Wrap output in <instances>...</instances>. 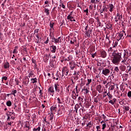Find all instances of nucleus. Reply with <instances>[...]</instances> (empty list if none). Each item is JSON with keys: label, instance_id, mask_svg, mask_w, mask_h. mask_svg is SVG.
<instances>
[{"label": "nucleus", "instance_id": "f257e3e1", "mask_svg": "<svg viewBox=\"0 0 131 131\" xmlns=\"http://www.w3.org/2000/svg\"><path fill=\"white\" fill-rule=\"evenodd\" d=\"M108 53L110 52H113L111 55V60L113 64L115 65H118L119 63H120V61H121V63L123 64H126V61L128 59L129 57H130L131 52L130 50L128 49L124 50L123 56H122V51L114 50L113 51V47H110L107 49Z\"/></svg>", "mask_w": 131, "mask_h": 131}, {"label": "nucleus", "instance_id": "f03ea898", "mask_svg": "<svg viewBox=\"0 0 131 131\" xmlns=\"http://www.w3.org/2000/svg\"><path fill=\"white\" fill-rule=\"evenodd\" d=\"M126 35L125 31L122 30V31L118 32L116 35V39L117 41H119L121 39H123L124 37Z\"/></svg>", "mask_w": 131, "mask_h": 131}, {"label": "nucleus", "instance_id": "7ed1b4c3", "mask_svg": "<svg viewBox=\"0 0 131 131\" xmlns=\"http://www.w3.org/2000/svg\"><path fill=\"white\" fill-rule=\"evenodd\" d=\"M108 97V100L110 101H108V103L110 104H111V105H114L116 102V98H114L113 99V100H111L112 98H113V95H112V92L107 91V93L106 94Z\"/></svg>", "mask_w": 131, "mask_h": 131}, {"label": "nucleus", "instance_id": "20e7f679", "mask_svg": "<svg viewBox=\"0 0 131 131\" xmlns=\"http://www.w3.org/2000/svg\"><path fill=\"white\" fill-rule=\"evenodd\" d=\"M69 73V69L66 66L63 67L62 68V76L61 77H63L64 75L66 76H68Z\"/></svg>", "mask_w": 131, "mask_h": 131}, {"label": "nucleus", "instance_id": "39448f33", "mask_svg": "<svg viewBox=\"0 0 131 131\" xmlns=\"http://www.w3.org/2000/svg\"><path fill=\"white\" fill-rule=\"evenodd\" d=\"M48 94L50 95V96H52V97H54V95H55V90L54 89V86L51 85L48 88Z\"/></svg>", "mask_w": 131, "mask_h": 131}, {"label": "nucleus", "instance_id": "423d86ee", "mask_svg": "<svg viewBox=\"0 0 131 131\" xmlns=\"http://www.w3.org/2000/svg\"><path fill=\"white\" fill-rule=\"evenodd\" d=\"M101 74L105 75V76H108L110 74V70L109 69H103Z\"/></svg>", "mask_w": 131, "mask_h": 131}, {"label": "nucleus", "instance_id": "0eeeda50", "mask_svg": "<svg viewBox=\"0 0 131 131\" xmlns=\"http://www.w3.org/2000/svg\"><path fill=\"white\" fill-rule=\"evenodd\" d=\"M52 42H54L55 45H58V43H60V42H62L61 37H59L57 38H53V40H52Z\"/></svg>", "mask_w": 131, "mask_h": 131}, {"label": "nucleus", "instance_id": "6e6552de", "mask_svg": "<svg viewBox=\"0 0 131 131\" xmlns=\"http://www.w3.org/2000/svg\"><path fill=\"white\" fill-rule=\"evenodd\" d=\"M103 88L102 87V85L99 84L97 85L96 86V91L98 92L99 94H101V93H103Z\"/></svg>", "mask_w": 131, "mask_h": 131}, {"label": "nucleus", "instance_id": "1a4fd4ad", "mask_svg": "<svg viewBox=\"0 0 131 131\" xmlns=\"http://www.w3.org/2000/svg\"><path fill=\"white\" fill-rule=\"evenodd\" d=\"M70 68L71 70H74V68H75V66H76V64L75 62H72V61H69Z\"/></svg>", "mask_w": 131, "mask_h": 131}, {"label": "nucleus", "instance_id": "9d476101", "mask_svg": "<svg viewBox=\"0 0 131 131\" xmlns=\"http://www.w3.org/2000/svg\"><path fill=\"white\" fill-rule=\"evenodd\" d=\"M108 9L109 11L111 12H113L114 11V9L115 8V6L113 4H109L108 5Z\"/></svg>", "mask_w": 131, "mask_h": 131}, {"label": "nucleus", "instance_id": "9b49d317", "mask_svg": "<svg viewBox=\"0 0 131 131\" xmlns=\"http://www.w3.org/2000/svg\"><path fill=\"white\" fill-rule=\"evenodd\" d=\"M50 52L51 53H56V51L57 50V47L55 45H52L50 47Z\"/></svg>", "mask_w": 131, "mask_h": 131}, {"label": "nucleus", "instance_id": "f8f14e48", "mask_svg": "<svg viewBox=\"0 0 131 131\" xmlns=\"http://www.w3.org/2000/svg\"><path fill=\"white\" fill-rule=\"evenodd\" d=\"M116 22H118V20H121L122 19V15H120L119 13H117V16L115 18Z\"/></svg>", "mask_w": 131, "mask_h": 131}, {"label": "nucleus", "instance_id": "ddd939ff", "mask_svg": "<svg viewBox=\"0 0 131 131\" xmlns=\"http://www.w3.org/2000/svg\"><path fill=\"white\" fill-rule=\"evenodd\" d=\"M54 89L56 93H60V85L58 83L54 84Z\"/></svg>", "mask_w": 131, "mask_h": 131}, {"label": "nucleus", "instance_id": "4468645a", "mask_svg": "<svg viewBox=\"0 0 131 131\" xmlns=\"http://www.w3.org/2000/svg\"><path fill=\"white\" fill-rule=\"evenodd\" d=\"M83 96H79L78 98V101L80 106H82V103H83Z\"/></svg>", "mask_w": 131, "mask_h": 131}, {"label": "nucleus", "instance_id": "2eb2a0df", "mask_svg": "<svg viewBox=\"0 0 131 131\" xmlns=\"http://www.w3.org/2000/svg\"><path fill=\"white\" fill-rule=\"evenodd\" d=\"M114 89H115V84L114 83L110 84L107 91L112 92Z\"/></svg>", "mask_w": 131, "mask_h": 131}, {"label": "nucleus", "instance_id": "dca6fc26", "mask_svg": "<svg viewBox=\"0 0 131 131\" xmlns=\"http://www.w3.org/2000/svg\"><path fill=\"white\" fill-rule=\"evenodd\" d=\"M100 55L102 58H105V57H107V53H106V51L104 50L100 51Z\"/></svg>", "mask_w": 131, "mask_h": 131}, {"label": "nucleus", "instance_id": "f3484780", "mask_svg": "<svg viewBox=\"0 0 131 131\" xmlns=\"http://www.w3.org/2000/svg\"><path fill=\"white\" fill-rule=\"evenodd\" d=\"M67 19L68 20H70V21H71V22H72L73 21L74 22H76V20L74 18V17H73L72 15H68L67 16Z\"/></svg>", "mask_w": 131, "mask_h": 131}, {"label": "nucleus", "instance_id": "a211bd4d", "mask_svg": "<svg viewBox=\"0 0 131 131\" xmlns=\"http://www.w3.org/2000/svg\"><path fill=\"white\" fill-rule=\"evenodd\" d=\"M101 124H102V130H104L105 128H106V127L107 126V125L106 124V122H104V121H101L100 122Z\"/></svg>", "mask_w": 131, "mask_h": 131}, {"label": "nucleus", "instance_id": "6ab92c4d", "mask_svg": "<svg viewBox=\"0 0 131 131\" xmlns=\"http://www.w3.org/2000/svg\"><path fill=\"white\" fill-rule=\"evenodd\" d=\"M49 65L52 68H54V67H55V65H56V61L54 60H52L51 61H50Z\"/></svg>", "mask_w": 131, "mask_h": 131}, {"label": "nucleus", "instance_id": "aec40b11", "mask_svg": "<svg viewBox=\"0 0 131 131\" xmlns=\"http://www.w3.org/2000/svg\"><path fill=\"white\" fill-rule=\"evenodd\" d=\"M105 11H107V9H106V6H103L102 10L100 11V15L102 17H104V15L102 14V13L105 12Z\"/></svg>", "mask_w": 131, "mask_h": 131}, {"label": "nucleus", "instance_id": "412c9836", "mask_svg": "<svg viewBox=\"0 0 131 131\" xmlns=\"http://www.w3.org/2000/svg\"><path fill=\"white\" fill-rule=\"evenodd\" d=\"M123 81H126L127 80V78H128V74H124L122 76Z\"/></svg>", "mask_w": 131, "mask_h": 131}, {"label": "nucleus", "instance_id": "4be33fe9", "mask_svg": "<svg viewBox=\"0 0 131 131\" xmlns=\"http://www.w3.org/2000/svg\"><path fill=\"white\" fill-rule=\"evenodd\" d=\"M84 84H85V80L83 79V78L81 79V82L80 83V88H82Z\"/></svg>", "mask_w": 131, "mask_h": 131}, {"label": "nucleus", "instance_id": "5701e85b", "mask_svg": "<svg viewBox=\"0 0 131 131\" xmlns=\"http://www.w3.org/2000/svg\"><path fill=\"white\" fill-rule=\"evenodd\" d=\"M87 81L88 82L86 83V86H90V84L92 83V80L91 78L88 77Z\"/></svg>", "mask_w": 131, "mask_h": 131}, {"label": "nucleus", "instance_id": "b1692460", "mask_svg": "<svg viewBox=\"0 0 131 131\" xmlns=\"http://www.w3.org/2000/svg\"><path fill=\"white\" fill-rule=\"evenodd\" d=\"M4 67L5 69H8V68H10V63L8 62H6L4 64Z\"/></svg>", "mask_w": 131, "mask_h": 131}, {"label": "nucleus", "instance_id": "393cba45", "mask_svg": "<svg viewBox=\"0 0 131 131\" xmlns=\"http://www.w3.org/2000/svg\"><path fill=\"white\" fill-rule=\"evenodd\" d=\"M82 91L83 92V94H85L86 95L87 94H89L90 93V90L88 89V88H84L82 89Z\"/></svg>", "mask_w": 131, "mask_h": 131}, {"label": "nucleus", "instance_id": "a878e982", "mask_svg": "<svg viewBox=\"0 0 131 131\" xmlns=\"http://www.w3.org/2000/svg\"><path fill=\"white\" fill-rule=\"evenodd\" d=\"M33 75H34V73L33 71H32V70L30 71V72L28 75L29 78H30L31 77H33Z\"/></svg>", "mask_w": 131, "mask_h": 131}, {"label": "nucleus", "instance_id": "bb28decb", "mask_svg": "<svg viewBox=\"0 0 131 131\" xmlns=\"http://www.w3.org/2000/svg\"><path fill=\"white\" fill-rule=\"evenodd\" d=\"M19 47H18V46H16L14 47V49L13 50V54H18V48Z\"/></svg>", "mask_w": 131, "mask_h": 131}, {"label": "nucleus", "instance_id": "cd10ccee", "mask_svg": "<svg viewBox=\"0 0 131 131\" xmlns=\"http://www.w3.org/2000/svg\"><path fill=\"white\" fill-rule=\"evenodd\" d=\"M37 82V78H31V83H36Z\"/></svg>", "mask_w": 131, "mask_h": 131}, {"label": "nucleus", "instance_id": "c85d7f7f", "mask_svg": "<svg viewBox=\"0 0 131 131\" xmlns=\"http://www.w3.org/2000/svg\"><path fill=\"white\" fill-rule=\"evenodd\" d=\"M49 116H50V120L51 121V122H53V119H54V114L52 113H50L49 114Z\"/></svg>", "mask_w": 131, "mask_h": 131}, {"label": "nucleus", "instance_id": "c756f323", "mask_svg": "<svg viewBox=\"0 0 131 131\" xmlns=\"http://www.w3.org/2000/svg\"><path fill=\"white\" fill-rule=\"evenodd\" d=\"M106 29H112V25L110 23H108L105 26Z\"/></svg>", "mask_w": 131, "mask_h": 131}, {"label": "nucleus", "instance_id": "7c9ffc66", "mask_svg": "<svg viewBox=\"0 0 131 131\" xmlns=\"http://www.w3.org/2000/svg\"><path fill=\"white\" fill-rule=\"evenodd\" d=\"M101 117H102V119L103 120L101 121H104V122L108 121V120L107 119V117L106 116H105L104 114H102L101 115Z\"/></svg>", "mask_w": 131, "mask_h": 131}, {"label": "nucleus", "instance_id": "2f4dec72", "mask_svg": "<svg viewBox=\"0 0 131 131\" xmlns=\"http://www.w3.org/2000/svg\"><path fill=\"white\" fill-rule=\"evenodd\" d=\"M86 36L87 37H91V30H87L85 31Z\"/></svg>", "mask_w": 131, "mask_h": 131}, {"label": "nucleus", "instance_id": "473e14b6", "mask_svg": "<svg viewBox=\"0 0 131 131\" xmlns=\"http://www.w3.org/2000/svg\"><path fill=\"white\" fill-rule=\"evenodd\" d=\"M57 109V104L55 105H53L50 107V110L51 111H56V110Z\"/></svg>", "mask_w": 131, "mask_h": 131}, {"label": "nucleus", "instance_id": "72a5a7b5", "mask_svg": "<svg viewBox=\"0 0 131 131\" xmlns=\"http://www.w3.org/2000/svg\"><path fill=\"white\" fill-rule=\"evenodd\" d=\"M58 107H59V108H60V110L62 111L63 112H65V106H64V105H61L60 106V104H58Z\"/></svg>", "mask_w": 131, "mask_h": 131}, {"label": "nucleus", "instance_id": "f704fd0d", "mask_svg": "<svg viewBox=\"0 0 131 131\" xmlns=\"http://www.w3.org/2000/svg\"><path fill=\"white\" fill-rule=\"evenodd\" d=\"M118 46V41H115V42H113V48H116Z\"/></svg>", "mask_w": 131, "mask_h": 131}, {"label": "nucleus", "instance_id": "c9c22d12", "mask_svg": "<svg viewBox=\"0 0 131 131\" xmlns=\"http://www.w3.org/2000/svg\"><path fill=\"white\" fill-rule=\"evenodd\" d=\"M62 114H63V111L61 110V108H58L57 111V115L59 116V115H62Z\"/></svg>", "mask_w": 131, "mask_h": 131}, {"label": "nucleus", "instance_id": "e433bc0d", "mask_svg": "<svg viewBox=\"0 0 131 131\" xmlns=\"http://www.w3.org/2000/svg\"><path fill=\"white\" fill-rule=\"evenodd\" d=\"M6 105L8 107H11L12 106V102L10 100L7 101Z\"/></svg>", "mask_w": 131, "mask_h": 131}, {"label": "nucleus", "instance_id": "4c0bfd02", "mask_svg": "<svg viewBox=\"0 0 131 131\" xmlns=\"http://www.w3.org/2000/svg\"><path fill=\"white\" fill-rule=\"evenodd\" d=\"M105 39H106V41H108V45H110V43H111V41L110 40V39H109V36L106 35L105 37Z\"/></svg>", "mask_w": 131, "mask_h": 131}, {"label": "nucleus", "instance_id": "58836bf2", "mask_svg": "<svg viewBox=\"0 0 131 131\" xmlns=\"http://www.w3.org/2000/svg\"><path fill=\"white\" fill-rule=\"evenodd\" d=\"M57 103L58 104H63V101H62V100L60 99V98L58 97L57 99Z\"/></svg>", "mask_w": 131, "mask_h": 131}, {"label": "nucleus", "instance_id": "ea45409f", "mask_svg": "<svg viewBox=\"0 0 131 131\" xmlns=\"http://www.w3.org/2000/svg\"><path fill=\"white\" fill-rule=\"evenodd\" d=\"M45 13H46V15H49L50 14V10L48 8L45 9Z\"/></svg>", "mask_w": 131, "mask_h": 131}, {"label": "nucleus", "instance_id": "a19ab883", "mask_svg": "<svg viewBox=\"0 0 131 131\" xmlns=\"http://www.w3.org/2000/svg\"><path fill=\"white\" fill-rule=\"evenodd\" d=\"M16 94H17V90H14L13 91H12L11 92V95H13L14 97H16Z\"/></svg>", "mask_w": 131, "mask_h": 131}, {"label": "nucleus", "instance_id": "79ce46f5", "mask_svg": "<svg viewBox=\"0 0 131 131\" xmlns=\"http://www.w3.org/2000/svg\"><path fill=\"white\" fill-rule=\"evenodd\" d=\"M56 80H58V79H60V77H61V74H58V73L56 74Z\"/></svg>", "mask_w": 131, "mask_h": 131}, {"label": "nucleus", "instance_id": "37998d69", "mask_svg": "<svg viewBox=\"0 0 131 131\" xmlns=\"http://www.w3.org/2000/svg\"><path fill=\"white\" fill-rule=\"evenodd\" d=\"M96 20H97V24L99 25V26H101V21H100V19H99V17H96Z\"/></svg>", "mask_w": 131, "mask_h": 131}, {"label": "nucleus", "instance_id": "c03bdc74", "mask_svg": "<svg viewBox=\"0 0 131 131\" xmlns=\"http://www.w3.org/2000/svg\"><path fill=\"white\" fill-rule=\"evenodd\" d=\"M120 69L122 71H124L125 70V67L124 65H122L121 66H120Z\"/></svg>", "mask_w": 131, "mask_h": 131}, {"label": "nucleus", "instance_id": "a18cd8bd", "mask_svg": "<svg viewBox=\"0 0 131 131\" xmlns=\"http://www.w3.org/2000/svg\"><path fill=\"white\" fill-rule=\"evenodd\" d=\"M43 60H45V61H48V60H49V56L48 55V54L45 55Z\"/></svg>", "mask_w": 131, "mask_h": 131}, {"label": "nucleus", "instance_id": "49530a36", "mask_svg": "<svg viewBox=\"0 0 131 131\" xmlns=\"http://www.w3.org/2000/svg\"><path fill=\"white\" fill-rule=\"evenodd\" d=\"M78 108H79V105L78 104H76L75 106V110L76 112H77Z\"/></svg>", "mask_w": 131, "mask_h": 131}, {"label": "nucleus", "instance_id": "de8ad7c7", "mask_svg": "<svg viewBox=\"0 0 131 131\" xmlns=\"http://www.w3.org/2000/svg\"><path fill=\"white\" fill-rule=\"evenodd\" d=\"M33 131H40V126H38L37 128H34Z\"/></svg>", "mask_w": 131, "mask_h": 131}, {"label": "nucleus", "instance_id": "09e8293b", "mask_svg": "<svg viewBox=\"0 0 131 131\" xmlns=\"http://www.w3.org/2000/svg\"><path fill=\"white\" fill-rule=\"evenodd\" d=\"M73 57L72 56V55H69L68 57V60L69 62V61H71V60H73Z\"/></svg>", "mask_w": 131, "mask_h": 131}, {"label": "nucleus", "instance_id": "8fccbe9b", "mask_svg": "<svg viewBox=\"0 0 131 131\" xmlns=\"http://www.w3.org/2000/svg\"><path fill=\"white\" fill-rule=\"evenodd\" d=\"M90 55H91V57H92V58H95V57L96 56H97V53H90Z\"/></svg>", "mask_w": 131, "mask_h": 131}, {"label": "nucleus", "instance_id": "3c124183", "mask_svg": "<svg viewBox=\"0 0 131 131\" xmlns=\"http://www.w3.org/2000/svg\"><path fill=\"white\" fill-rule=\"evenodd\" d=\"M32 62L34 64V67H36V60L34 59H32Z\"/></svg>", "mask_w": 131, "mask_h": 131}, {"label": "nucleus", "instance_id": "603ef678", "mask_svg": "<svg viewBox=\"0 0 131 131\" xmlns=\"http://www.w3.org/2000/svg\"><path fill=\"white\" fill-rule=\"evenodd\" d=\"M86 126H88L89 127H92V126H93V124L91 122H90L86 124Z\"/></svg>", "mask_w": 131, "mask_h": 131}, {"label": "nucleus", "instance_id": "864d4df0", "mask_svg": "<svg viewBox=\"0 0 131 131\" xmlns=\"http://www.w3.org/2000/svg\"><path fill=\"white\" fill-rule=\"evenodd\" d=\"M114 71L115 72L118 73V72H119V69L117 67H115Z\"/></svg>", "mask_w": 131, "mask_h": 131}, {"label": "nucleus", "instance_id": "5fc2aeb1", "mask_svg": "<svg viewBox=\"0 0 131 131\" xmlns=\"http://www.w3.org/2000/svg\"><path fill=\"white\" fill-rule=\"evenodd\" d=\"M78 89V85L76 86V88L74 89L76 90V94H78L79 93V90Z\"/></svg>", "mask_w": 131, "mask_h": 131}, {"label": "nucleus", "instance_id": "6e6d98bb", "mask_svg": "<svg viewBox=\"0 0 131 131\" xmlns=\"http://www.w3.org/2000/svg\"><path fill=\"white\" fill-rule=\"evenodd\" d=\"M70 87V85H69L67 87H66V93H67V94H69V88Z\"/></svg>", "mask_w": 131, "mask_h": 131}, {"label": "nucleus", "instance_id": "4d7b16f0", "mask_svg": "<svg viewBox=\"0 0 131 131\" xmlns=\"http://www.w3.org/2000/svg\"><path fill=\"white\" fill-rule=\"evenodd\" d=\"M7 121L8 122H9V121H11V119H12V118H11V116H10L9 115H7Z\"/></svg>", "mask_w": 131, "mask_h": 131}, {"label": "nucleus", "instance_id": "13d9d810", "mask_svg": "<svg viewBox=\"0 0 131 131\" xmlns=\"http://www.w3.org/2000/svg\"><path fill=\"white\" fill-rule=\"evenodd\" d=\"M2 82H3L4 79V80H7L8 79V77H7V76H3V77H2Z\"/></svg>", "mask_w": 131, "mask_h": 131}, {"label": "nucleus", "instance_id": "bf43d9fd", "mask_svg": "<svg viewBox=\"0 0 131 131\" xmlns=\"http://www.w3.org/2000/svg\"><path fill=\"white\" fill-rule=\"evenodd\" d=\"M55 24V23H50V27H51V28L52 29H53V28H54V25Z\"/></svg>", "mask_w": 131, "mask_h": 131}, {"label": "nucleus", "instance_id": "052dcab7", "mask_svg": "<svg viewBox=\"0 0 131 131\" xmlns=\"http://www.w3.org/2000/svg\"><path fill=\"white\" fill-rule=\"evenodd\" d=\"M60 7H61L62 9H65V5H64V4L62 2H60V4L59 5Z\"/></svg>", "mask_w": 131, "mask_h": 131}, {"label": "nucleus", "instance_id": "680f3d73", "mask_svg": "<svg viewBox=\"0 0 131 131\" xmlns=\"http://www.w3.org/2000/svg\"><path fill=\"white\" fill-rule=\"evenodd\" d=\"M96 131H101V126L100 125L96 126Z\"/></svg>", "mask_w": 131, "mask_h": 131}, {"label": "nucleus", "instance_id": "e2e57ef3", "mask_svg": "<svg viewBox=\"0 0 131 131\" xmlns=\"http://www.w3.org/2000/svg\"><path fill=\"white\" fill-rule=\"evenodd\" d=\"M83 12L86 13V16H89V9L83 10Z\"/></svg>", "mask_w": 131, "mask_h": 131}, {"label": "nucleus", "instance_id": "0e129e2a", "mask_svg": "<svg viewBox=\"0 0 131 131\" xmlns=\"http://www.w3.org/2000/svg\"><path fill=\"white\" fill-rule=\"evenodd\" d=\"M72 98L73 100H76V94L72 95Z\"/></svg>", "mask_w": 131, "mask_h": 131}, {"label": "nucleus", "instance_id": "69168bd1", "mask_svg": "<svg viewBox=\"0 0 131 131\" xmlns=\"http://www.w3.org/2000/svg\"><path fill=\"white\" fill-rule=\"evenodd\" d=\"M127 97H128L129 98V99H130V98H131V91H129L127 93Z\"/></svg>", "mask_w": 131, "mask_h": 131}, {"label": "nucleus", "instance_id": "338daca9", "mask_svg": "<svg viewBox=\"0 0 131 131\" xmlns=\"http://www.w3.org/2000/svg\"><path fill=\"white\" fill-rule=\"evenodd\" d=\"M12 120H14V119H15V113L10 116Z\"/></svg>", "mask_w": 131, "mask_h": 131}, {"label": "nucleus", "instance_id": "774afa93", "mask_svg": "<svg viewBox=\"0 0 131 131\" xmlns=\"http://www.w3.org/2000/svg\"><path fill=\"white\" fill-rule=\"evenodd\" d=\"M62 25H66V23H65V20H62V22L61 23L60 26H62Z\"/></svg>", "mask_w": 131, "mask_h": 131}]
</instances>
